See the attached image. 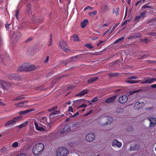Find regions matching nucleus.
Returning a JSON list of instances; mask_svg holds the SVG:
<instances>
[{"label":"nucleus","instance_id":"338daca9","mask_svg":"<svg viewBox=\"0 0 156 156\" xmlns=\"http://www.w3.org/2000/svg\"><path fill=\"white\" fill-rule=\"evenodd\" d=\"M131 0H128V2L129 4H130L131 2Z\"/></svg>","mask_w":156,"mask_h":156},{"label":"nucleus","instance_id":"1a4fd4ad","mask_svg":"<svg viewBox=\"0 0 156 156\" xmlns=\"http://www.w3.org/2000/svg\"><path fill=\"white\" fill-rule=\"evenodd\" d=\"M146 13L145 11L143 12H139L137 16L135 18V20L136 21H138L142 20L145 16V15Z\"/></svg>","mask_w":156,"mask_h":156},{"label":"nucleus","instance_id":"a211bd4d","mask_svg":"<svg viewBox=\"0 0 156 156\" xmlns=\"http://www.w3.org/2000/svg\"><path fill=\"white\" fill-rule=\"evenodd\" d=\"M115 98L116 96H115L111 97L106 100L105 101V102L107 103H111L115 99Z\"/></svg>","mask_w":156,"mask_h":156},{"label":"nucleus","instance_id":"9d476101","mask_svg":"<svg viewBox=\"0 0 156 156\" xmlns=\"http://www.w3.org/2000/svg\"><path fill=\"white\" fill-rule=\"evenodd\" d=\"M71 130V127L69 124L65 126L62 129L59 131L60 134L61 135L63 133H66Z\"/></svg>","mask_w":156,"mask_h":156},{"label":"nucleus","instance_id":"c9c22d12","mask_svg":"<svg viewBox=\"0 0 156 156\" xmlns=\"http://www.w3.org/2000/svg\"><path fill=\"white\" fill-rule=\"evenodd\" d=\"M24 98V97H23V96H19L17 98H14V99H13V101H18L19 100L22 99L23 98Z\"/></svg>","mask_w":156,"mask_h":156},{"label":"nucleus","instance_id":"c03bdc74","mask_svg":"<svg viewBox=\"0 0 156 156\" xmlns=\"http://www.w3.org/2000/svg\"><path fill=\"white\" fill-rule=\"evenodd\" d=\"M98 100V97H95L91 100V102H94L97 101Z\"/></svg>","mask_w":156,"mask_h":156},{"label":"nucleus","instance_id":"a878e982","mask_svg":"<svg viewBox=\"0 0 156 156\" xmlns=\"http://www.w3.org/2000/svg\"><path fill=\"white\" fill-rule=\"evenodd\" d=\"M23 64L21 66H20L17 69V72H20L22 71H24V67H23Z\"/></svg>","mask_w":156,"mask_h":156},{"label":"nucleus","instance_id":"6ab92c4d","mask_svg":"<svg viewBox=\"0 0 156 156\" xmlns=\"http://www.w3.org/2000/svg\"><path fill=\"white\" fill-rule=\"evenodd\" d=\"M78 56L76 55L74 57H73L69 59L68 62H65L66 63L68 62H76L78 61V60L77 59ZM66 65H67V63L66 64Z\"/></svg>","mask_w":156,"mask_h":156},{"label":"nucleus","instance_id":"5fc2aeb1","mask_svg":"<svg viewBox=\"0 0 156 156\" xmlns=\"http://www.w3.org/2000/svg\"><path fill=\"white\" fill-rule=\"evenodd\" d=\"M111 28V27H110V28L108 30L106 31L105 33L103 34V36H104L106 33H107L110 30Z\"/></svg>","mask_w":156,"mask_h":156},{"label":"nucleus","instance_id":"5701e85b","mask_svg":"<svg viewBox=\"0 0 156 156\" xmlns=\"http://www.w3.org/2000/svg\"><path fill=\"white\" fill-rule=\"evenodd\" d=\"M11 76V77L16 80H19L20 79V77L18 74H12Z\"/></svg>","mask_w":156,"mask_h":156},{"label":"nucleus","instance_id":"dca6fc26","mask_svg":"<svg viewBox=\"0 0 156 156\" xmlns=\"http://www.w3.org/2000/svg\"><path fill=\"white\" fill-rule=\"evenodd\" d=\"M150 121V126H154L156 124V119L154 118H150L148 119Z\"/></svg>","mask_w":156,"mask_h":156},{"label":"nucleus","instance_id":"72a5a7b5","mask_svg":"<svg viewBox=\"0 0 156 156\" xmlns=\"http://www.w3.org/2000/svg\"><path fill=\"white\" fill-rule=\"evenodd\" d=\"M59 112L58 111H55L53 112H51L49 115L50 118H51L52 115H54L58 114L59 113Z\"/></svg>","mask_w":156,"mask_h":156},{"label":"nucleus","instance_id":"37998d69","mask_svg":"<svg viewBox=\"0 0 156 156\" xmlns=\"http://www.w3.org/2000/svg\"><path fill=\"white\" fill-rule=\"evenodd\" d=\"M124 39V37H122L120 38H119V39L117 40L116 41H115V42H114L115 43H116L117 42H118L119 41H122V40L123 39Z\"/></svg>","mask_w":156,"mask_h":156},{"label":"nucleus","instance_id":"0eeeda50","mask_svg":"<svg viewBox=\"0 0 156 156\" xmlns=\"http://www.w3.org/2000/svg\"><path fill=\"white\" fill-rule=\"evenodd\" d=\"M21 34L20 33L16 32L14 33L12 35V38L14 42H16L20 39Z\"/></svg>","mask_w":156,"mask_h":156},{"label":"nucleus","instance_id":"4d7b16f0","mask_svg":"<svg viewBox=\"0 0 156 156\" xmlns=\"http://www.w3.org/2000/svg\"><path fill=\"white\" fill-rule=\"evenodd\" d=\"M32 39V37H30L27 40V41H31Z\"/></svg>","mask_w":156,"mask_h":156},{"label":"nucleus","instance_id":"39448f33","mask_svg":"<svg viewBox=\"0 0 156 156\" xmlns=\"http://www.w3.org/2000/svg\"><path fill=\"white\" fill-rule=\"evenodd\" d=\"M59 47L65 51L68 52L70 50L68 48L66 42L64 40H61L59 42Z\"/></svg>","mask_w":156,"mask_h":156},{"label":"nucleus","instance_id":"e433bc0d","mask_svg":"<svg viewBox=\"0 0 156 156\" xmlns=\"http://www.w3.org/2000/svg\"><path fill=\"white\" fill-rule=\"evenodd\" d=\"M57 107L56 106L52 107L51 108H49L48 110V111L49 112H51L55 110L56 109Z\"/></svg>","mask_w":156,"mask_h":156},{"label":"nucleus","instance_id":"cd10ccee","mask_svg":"<svg viewBox=\"0 0 156 156\" xmlns=\"http://www.w3.org/2000/svg\"><path fill=\"white\" fill-rule=\"evenodd\" d=\"M27 122H25L19 125L18 126V127L20 128H22L23 127L26 126L27 125Z\"/></svg>","mask_w":156,"mask_h":156},{"label":"nucleus","instance_id":"c756f323","mask_svg":"<svg viewBox=\"0 0 156 156\" xmlns=\"http://www.w3.org/2000/svg\"><path fill=\"white\" fill-rule=\"evenodd\" d=\"M73 40L75 41H77L79 40L78 36L76 34H74L72 37Z\"/></svg>","mask_w":156,"mask_h":156},{"label":"nucleus","instance_id":"6e6d98bb","mask_svg":"<svg viewBox=\"0 0 156 156\" xmlns=\"http://www.w3.org/2000/svg\"><path fill=\"white\" fill-rule=\"evenodd\" d=\"M151 87L152 88H154L156 87V84H154L153 85H152Z\"/></svg>","mask_w":156,"mask_h":156},{"label":"nucleus","instance_id":"f257e3e1","mask_svg":"<svg viewBox=\"0 0 156 156\" xmlns=\"http://www.w3.org/2000/svg\"><path fill=\"white\" fill-rule=\"evenodd\" d=\"M44 148V144L42 143L36 144L33 147V152L35 155H38L43 151Z\"/></svg>","mask_w":156,"mask_h":156},{"label":"nucleus","instance_id":"052dcab7","mask_svg":"<svg viewBox=\"0 0 156 156\" xmlns=\"http://www.w3.org/2000/svg\"><path fill=\"white\" fill-rule=\"evenodd\" d=\"M156 21V19H152V20H151L150 21V23L151 22H155Z\"/></svg>","mask_w":156,"mask_h":156},{"label":"nucleus","instance_id":"13d9d810","mask_svg":"<svg viewBox=\"0 0 156 156\" xmlns=\"http://www.w3.org/2000/svg\"><path fill=\"white\" fill-rule=\"evenodd\" d=\"M79 114V113L77 112H76L75 114H74L72 116V117H73L74 116L77 115Z\"/></svg>","mask_w":156,"mask_h":156},{"label":"nucleus","instance_id":"bf43d9fd","mask_svg":"<svg viewBox=\"0 0 156 156\" xmlns=\"http://www.w3.org/2000/svg\"><path fill=\"white\" fill-rule=\"evenodd\" d=\"M137 78L136 76H132L130 77V79H136Z\"/></svg>","mask_w":156,"mask_h":156},{"label":"nucleus","instance_id":"7ed1b4c3","mask_svg":"<svg viewBox=\"0 0 156 156\" xmlns=\"http://www.w3.org/2000/svg\"><path fill=\"white\" fill-rule=\"evenodd\" d=\"M21 118V116H18L14 118L12 120H9L7 122L5 125V126L6 127L15 124L16 122L20 121Z\"/></svg>","mask_w":156,"mask_h":156},{"label":"nucleus","instance_id":"a18cd8bd","mask_svg":"<svg viewBox=\"0 0 156 156\" xmlns=\"http://www.w3.org/2000/svg\"><path fill=\"white\" fill-rule=\"evenodd\" d=\"M49 56H47L46 59L44 61V62L45 63H47L49 61Z\"/></svg>","mask_w":156,"mask_h":156},{"label":"nucleus","instance_id":"09e8293b","mask_svg":"<svg viewBox=\"0 0 156 156\" xmlns=\"http://www.w3.org/2000/svg\"><path fill=\"white\" fill-rule=\"evenodd\" d=\"M68 111L69 112H73V109L72 107L69 106L68 108Z\"/></svg>","mask_w":156,"mask_h":156},{"label":"nucleus","instance_id":"423d86ee","mask_svg":"<svg viewBox=\"0 0 156 156\" xmlns=\"http://www.w3.org/2000/svg\"><path fill=\"white\" fill-rule=\"evenodd\" d=\"M10 84L4 81L0 80V88L4 90H8L10 87Z\"/></svg>","mask_w":156,"mask_h":156},{"label":"nucleus","instance_id":"7c9ffc66","mask_svg":"<svg viewBox=\"0 0 156 156\" xmlns=\"http://www.w3.org/2000/svg\"><path fill=\"white\" fill-rule=\"evenodd\" d=\"M139 147L137 145H135L134 147H130L131 150H136L139 148Z\"/></svg>","mask_w":156,"mask_h":156},{"label":"nucleus","instance_id":"2f4dec72","mask_svg":"<svg viewBox=\"0 0 156 156\" xmlns=\"http://www.w3.org/2000/svg\"><path fill=\"white\" fill-rule=\"evenodd\" d=\"M106 119H108V121L106 122V124H109L112 121V119L111 117H106Z\"/></svg>","mask_w":156,"mask_h":156},{"label":"nucleus","instance_id":"de8ad7c7","mask_svg":"<svg viewBox=\"0 0 156 156\" xmlns=\"http://www.w3.org/2000/svg\"><path fill=\"white\" fill-rule=\"evenodd\" d=\"M73 126L74 127H78V129H80V126H77V125L76 124H73Z\"/></svg>","mask_w":156,"mask_h":156},{"label":"nucleus","instance_id":"aec40b11","mask_svg":"<svg viewBox=\"0 0 156 156\" xmlns=\"http://www.w3.org/2000/svg\"><path fill=\"white\" fill-rule=\"evenodd\" d=\"M36 69V67L35 66L28 63V71H32L35 69Z\"/></svg>","mask_w":156,"mask_h":156},{"label":"nucleus","instance_id":"4c0bfd02","mask_svg":"<svg viewBox=\"0 0 156 156\" xmlns=\"http://www.w3.org/2000/svg\"><path fill=\"white\" fill-rule=\"evenodd\" d=\"M87 106V105L86 104H83L82 105H81L78 106L77 108L79 109L81 108H83V107L85 108V107H86Z\"/></svg>","mask_w":156,"mask_h":156},{"label":"nucleus","instance_id":"69168bd1","mask_svg":"<svg viewBox=\"0 0 156 156\" xmlns=\"http://www.w3.org/2000/svg\"><path fill=\"white\" fill-rule=\"evenodd\" d=\"M93 111L92 110H90L89 112H88L89 114H91L92 112Z\"/></svg>","mask_w":156,"mask_h":156},{"label":"nucleus","instance_id":"20e7f679","mask_svg":"<svg viewBox=\"0 0 156 156\" xmlns=\"http://www.w3.org/2000/svg\"><path fill=\"white\" fill-rule=\"evenodd\" d=\"M156 81V78L151 77H146L143 80H140V83L143 84L152 83Z\"/></svg>","mask_w":156,"mask_h":156},{"label":"nucleus","instance_id":"49530a36","mask_svg":"<svg viewBox=\"0 0 156 156\" xmlns=\"http://www.w3.org/2000/svg\"><path fill=\"white\" fill-rule=\"evenodd\" d=\"M16 156H26V155L25 154L21 153Z\"/></svg>","mask_w":156,"mask_h":156},{"label":"nucleus","instance_id":"4468645a","mask_svg":"<svg viewBox=\"0 0 156 156\" xmlns=\"http://www.w3.org/2000/svg\"><path fill=\"white\" fill-rule=\"evenodd\" d=\"M112 145L113 146L117 147H121L122 143L121 142H119L117 140L115 139L113 141Z\"/></svg>","mask_w":156,"mask_h":156},{"label":"nucleus","instance_id":"b1692460","mask_svg":"<svg viewBox=\"0 0 156 156\" xmlns=\"http://www.w3.org/2000/svg\"><path fill=\"white\" fill-rule=\"evenodd\" d=\"M88 20L87 19H85L81 23V26L82 28H84L86 24L88 23Z\"/></svg>","mask_w":156,"mask_h":156},{"label":"nucleus","instance_id":"8fccbe9b","mask_svg":"<svg viewBox=\"0 0 156 156\" xmlns=\"http://www.w3.org/2000/svg\"><path fill=\"white\" fill-rule=\"evenodd\" d=\"M89 8H90V9H93V7H91L89 6H87V7H86L84 9V11H85L87 9H88Z\"/></svg>","mask_w":156,"mask_h":156},{"label":"nucleus","instance_id":"ea45409f","mask_svg":"<svg viewBox=\"0 0 156 156\" xmlns=\"http://www.w3.org/2000/svg\"><path fill=\"white\" fill-rule=\"evenodd\" d=\"M85 47H86L87 48L89 49H91L93 48V47H92L90 44H87L85 45Z\"/></svg>","mask_w":156,"mask_h":156},{"label":"nucleus","instance_id":"680f3d73","mask_svg":"<svg viewBox=\"0 0 156 156\" xmlns=\"http://www.w3.org/2000/svg\"><path fill=\"white\" fill-rule=\"evenodd\" d=\"M5 105V104L3 103V102L0 101V106H4Z\"/></svg>","mask_w":156,"mask_h":156},{"label":"nucleus","instance_id":"412c9836","mask_svg":"<svg viewBox=\"0 0 156 156\" xmlns=\"http://www.w3.org/2000/svg\"><path fill=\"white\" fill-rule=\"evenodd\" d=\"M98 79V77H97L91 78L88 79L87 82L88 83H91L97 80Z\"/></svg>","mask_w":156,"mask_h":156},{"label":"nucleus","instance_id":"864d4df0","mask_svg":"<svg viewBox=\"0 0 156 156\" xmlns=\"http://www.w3.org/2000/svg\"><path fill=\"white\" fill-rule=\"evenodd\" d=\"M129 20H125V21L122 24V25H125V24H126L127 23V22H129Z\"/></svg>","mask_w":156,"mask_h":156},{"label":"nucleus","instance_id":"f03ea898","mask_svg":"<svg viewBox=\"0 0 156 156\" xmlns=\"http://www.w3.org/2000/svg\"><path fill=\"white\" fill-rule=\"evenodd\" d=\"M69 152L67 149L64 147H60L57 149L56 152L57 156H67Z\"/></svg>","mask_w":156,"mask_h":156},{"label":"nucleus","instance_id":"9b49d317","mask_svg":"<svg viewBox=\"0 0 156 156\" xmlns=\"http://www.w3.org/2000/svg\"><path fill=\"white\" fill-rule=\"evenodd\" d=\"M95 135L92 133L88 134L86 136V140L88 141H92L94 140Z\"/></svg>","mask_w":156,"mask_h":156},{"label":"nucleus","instance_id":"79ce46f5","mask_svg":"<svg viewBox=\"0 0 156 156\" xmlns=\"http://www.w3.org/2000/svg\"><path fill=\"white\" fill-rule=\"evenodd\" d=\"M52 44V36L51 35H50V41L48 44V46H50Z\"/></svg>","mask_w":156,"mask_h":156},{"label":"nucleus","instance_id":"4be33fe9","mask_svg":"<svg viewBox=\"0 0 156 156\" xmlns=\"http://www.w3.org/2000/svg\"><path fill=\"white\" fill-rule=\"evenodd\" d=\"M87 92H88V91L87 90H84L81 92L80 93L76 94V96H81L82 95H83L84 94H86Z\"/></svg>","mask_w":156,"mask_h":156},{"label":"nucleus","instance_id":"f8f14e48","mask_svg":"<svg viewBox=\"0 0 156 156\" xmlns=\"http://www.w3.org/2000/svg\"><path fill=\"white\" fill-rule=\"evenodd\" d=\"M128 100V97L125 95H121L119 98L118 101L120 103H125Z\"/></svg>","mask_w":156,"mask_h":156},{"label":"nucleus","instance_id":"e2e57ef3","mask_svg":"<svg viewBox=\"0 0 156 156\" xmlns=\"http://www.w3.org/2000/svg\"><path fill=\"white\" fill-rule=\"evenodd\" d=\"M144 41H145V43H146V44L148 42V40H147V39H144Z\"/></svg>","mask_w":156,"mask_h":156},{"label":"nucleus","instance_id":"bb28decb","mask_svg":"<svg viewBox=\"0 0 156 156\" xmlns=\"http://www.w3.org/2000/svg\"><path fill=\"white\" fill-rule=\"evenodd\" d=\"M19 141H16L13 143L12 144V146L13 148H16L19 146Z\"/></svg>","mask_w":156,"mask_h":156},{"label":"nucleus","instance_id":"2eb2a0df","mask_svg":"<svg viewBox=\"0 0 156 156\" xmlns=\"http://www.w3.org/2000/svg\"><path fill=\"white\" fill-rule=\"evenodd\" d=\"M40 121L41 122H43L44 124L47 123L48 124L49 126L50 127H51L52 126L51 123L52 122V121H50V123L48 122H47V119L46 117H44L41 118L40 119Z\"/></svg>","mask_w":156,"mask_h":156},{"label":"nucleus","instance_id":"393cba45","mask_svg":"<svg viewBox=\"0 0 156 156\" xmlns=\"http://www.w3.org/2000/svg\"><path fill=\"white\" fill-rule=\"evenodd\" d=\"M33 110V109H30L27 110H25V111H20V112H19V115H21L22 114H25L27 113L30 112Z\"/></svg>","mask_w":156,"mask_h":156},{"label":"nucleus","instance_id":"ddd939ff","mask_svg":"<svg viewBox=\"0 0 156 156\" xmlns=\"http://www.w3.org/2000/svg\"><path fill=\"white\" fill-rule=\"evenodd\" d=\"M144 105V103L143 102H140V101H137L134 105V108L136 109H139L142 108Z\"/></svg>","mask_w":156,"mask_h":156},{"label":"nucleus","instance_id":"a19ab883","mask_svg":"<svg viewBox=\"0 0 156 156\" xmlns=\"http://www.w3.org/2000/svg\"><path fill=\"white\" fill-rule=\"evenodd\" d=\"M119 23H117V24L114 25L113 26V27L112 28V30L111 31L110 33H111L112 32L115 30V29L116 28V27L118 25Z\"/></svg>","mask_w":156,"mask_h":156},{"label":"nucleus","instance_id":"6e6552de","mask_svg":"<svg viewBox=\"0 0 156 156\" xmlns=\"http://www.w3.org/2000/svg\"><path fill=\"white\" fill-rule=\"evenodd\" d=\"M34 125L36 129L39 131H43L45 130L46 127L40 123L38 124L36 122H34Z\"/></svg>","mask_w":156,"mask_h":156},{"label":"nucleus","instance_id":"f3484780","mask_svg":"<svg viewBox=\"0 0 156 156\" xmlns=\"http://www.w3.org/2000/svg\"><path fill=\"white\" fill-rule=\"evenodd\" d=\"M131 79H130V77H129L126 80V82L129 83H135L140 82V80H132Z\"/></svg>","mask_w":156,"mask_h":156},{"label":"nucleus","instance_id":"473e14b6","mask_svg":"<svg viewBox=\"0 0 156 156\" xmlns=\"http://www.w3.org/2000/svg\"><path fill=\"white\" fill-rule=\"evenodd\" d=\"M23 67H24V71H28V63H25L23 64Z\"/></svg>","mask_w":156,"mask_h":156},{"label":"nucleus","instance_id":"58836bf2","mask_svg":"<svg viewBox=\"0 0 156 156\" xmlns=\"http://www.w3.org/2000/svg\"><path fill=\"white\" fill-rule=\"evenodd\" d=\"M108 9V7L107 5H105L103 6L102 9L103 10L105 11L107 10Z\"/></svg>","mask_w":156,"mask_h":156},{"label":"nucleus","instance_id":"c85d7f7f","mask_svg":"<svg viewBox=\"0 0 156 156\" xmlns=\"http://www.w3.org/2000/svg\"><path fill=\"white\" fill-rule=\"evenodd\" d=\"M105 44V41H99V42L97 43V46L98 47L102 46Z\"/></svg>","mask_w":156,"mask_h":156},{"label":"nucleus","instance_id":"603ef678","mask_svg":"<svg viewBox=\"0 0 156 156\" xmlns=\"http://www.w3.org/2000/svg\"><path fill=\"white\" fill-rule=\"evenodd\" d=\"M19 11H18V10H16V11L15 16L17 19V18H18L17 16H18V14H19Z\"/></svg>","mask_w":156,"mask_h":156},{"label":"nucleus","instance_id":"774afa93","mask_svg":"<svg viewBox=\"0 0 156 156\" xmlns=\"http://www.w3.org/2000/svg\"><path fill=\"white\" fill-rule=\"evenodd\" d=\"M66 103L68 105H70V104H71V103H70V102H69H69H67Z\"/></svg>","mask_w":156,"mask_h":156},{"label":"nucleus","instance_id":"3c124183","mask_svg":"<svg viewBox=\"0 0 156 156\" xmlns=\"http://www.w3.org/2000/svg\"><path fill=\"white\" fill-rule=\"evenodd\" d=\"M10 24H6L5 25V27L7 30H8L9 28V26Z\"/></svg>","mask_w":156,"mask_h":156},{"label":"nucleus","instance_id":"f704fd0d","mask_svg":"<svg viewBox=\"0 0 156 156\" xmlns=\"http://www.w3.org/2000/svg\"><path fill=\"white\" fill-rule=\"evenodd\" d=\"M97 11H95L93 12H89V14L91 16H93L97 14Z\"/></svg>","mask_w":156,"mask_h":156},{"label":"nucleus","instance_id":"0e129e2a","mask_svg":"<svg viewBox=\"0 0 156 156\" xmlns=\"http://www.w3.org/2000/svg\"><path fill=\"white\" fill-rule=\"evenodd\" d=\"M134 92V91H131L130 92V94H132L134 92Z\"/></svg>","mask_w":156,"mask_h":156}]
</instances>
